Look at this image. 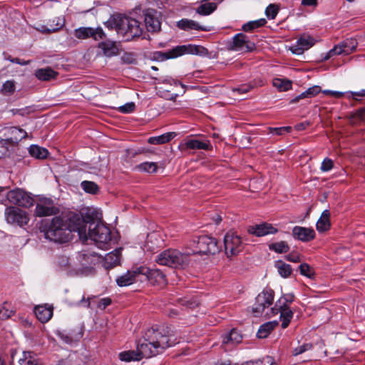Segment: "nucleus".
<instances>
[{"label":"nucleus","instance_id":"26","mask_svg":"<svg viewBox=\"0 0 365 365\" xmlns=\"http://www.w3.org/2000/svg\"><path fill=\"white\" fill-rule=\"evenodd\" d=\"M121 249H115L114 251L107 254L103 258V266L106 269H111L120 263Z\"/></svg>","mask_w":365,"mask_h":365},{"label":"nucleus","instance_id":"46","mask_svg":"<svg viewBox=\"0 0 365 365\" xmlns=\"http://www.w3.org/2000/svg\"><path fill=\"white\" fill-rule=\"evenodd\" d=\"M300 274L309 278H312L314 275L313 269L307 263H302L299 267Z\"/></svg>","mask_w":365,"mask_h":365},{"label":"nucleus","instance_id":"34","mask_svg":"<svg viewBox=\"0 0 365 365\" xmlns=\"http://www.w3.org/2000/svg\"><path fill=\"white\" fill-rule=\"evenodd\" d=\"M36 76L41 81H49L55 78L57 73L51 68H41L36 71Z\"/></svg>","mask_w":365,"mask_h":365},{"label":"nucleus","instance_id":"38","mask_svg":"<svg viewBox=\"0 0 365 365\" xmlns=\"http://www.w3.org/2000/svg\"><path fill=\"white\" fill-rule=\"evenodd\" d=\"M275 267L277 269L279 274L282 277H288L291 275L292 272V269L291 266L288 264H286L282 260L277 261L275 262Z\"/></svg>","mask_w":365,"mask_h":365},{"label":"nucleus","instance_id":"63","mask_svg":"<svg viewBox=\"0 0 365 365\" xmlns=\"http://www.w3.org/2000/svg\"><path fill=\"white\" fill-rule=\"evenodd\" d=\"M308 98L307 94L306 93V91L303 93H302L300 95L296 96L294 98L292 99L290 101V103H297L299 100Z\"/></svg>","mask_w":365,"mask_h":365},{"label":"nucleus","instance_id":"64","mask_svg":"<svg viewBox=\"0 0 365 365\" xmlns=\"http://www.w3.org/2000/svg\"><path fill=\"white\" fill-rule=\"evenodd\" d=\"M351 97L355 99V100H357V98L358 97H364L365 96V90L363 89L359 92H351Z\"/></svg>","mask_w":365,"mask_h":365},{"label":"nucleus","instance_id":"16","mask_svg":"<svg viewBox=\"0 0 365 365\" xmlns=\"http://www.w3.org/2000/svg\"><path fill=\"white\" fill-rule=\"evenodd\" d=\"M144 16L145 24L148 31L152 33L158 32L161 28L160 13L154 9H147L145 11Z\"/></svg>","mask_w":365,"mask_h":365},{"label":"nucleus","instance_id":"35","mask_svg":"<svg viewBox=\"0 0 365 365\" xmlns=\"http://www.w3.org/2000/svg\"><path fill=\"white\" fill-rule=\"evenodd\" d=\"M29 154L37 159H45L48 155V151L42 147L32 145L29 148Z\"/></svg>","mask_w":365,"mask_h":365},{"label":"nucleus","instance_id":"37","mask_svg":"<svg viewBox=\"0 0 365 365\" xmlns=\"http://www.w3.org/2000/svg\"><path fill=\"white\" fill-rule=\"evenodd\" d=\"M21 365H38V361L36 355L31 351H25L19 359Z\"/></svg>","mask_w":365,"mask_h":365},{"label":"nucleus","instance_id":"60","mask_svg":"<svg viewBox=\"0 0 365 365\" xmlns=\"http://www.w3.org/2000/svg\"><path fill=\"white\" fill-rule=\"evenodd\" d=\"M311 125L309 121H304L299 123H297L295 125V129L298 131H302L305 130L307 127H309Z\"/></svg>","mask_w":365,"mask_h":365},{"label":"nucleus","instance_id":"55","mask_svg":"<svg viewBox=\"0 0 365 365\" xmlns=\"http://www.w3.org/2000/svg\"><path fill=\"white\" fill-rule=\"evenodd\" d=\"M322 91L320 86H313L312 87L309 88L306 91V93L308 96V98H312L317 94L319 93Z\"/></svg>","mask_w":365,"mask_h":365},{"label":"nucleus","instance_id":"11","mask_svg":"<svg viewBox=\"0 0 365 365\" xmlns=\"http://www.w3.org/2000/svg\"><path fill=\"white\" fill-rule=\"evenodd\" d=\"M274 300V291L271 289H265L259 293L255 299L252 307V313L255 317H259L264 311L265 308L269 307Z\"/></svg>","mask_w":365,"mask_h":365},{"label":"nucleus","instance_id":"41","mask_svg":"<svg viewBox=\"0 0 365 365\" xmlns=\"http://www.w3.org/2000/svg\"><path fill=\"white\" fill-rule=\"evenodd\" d=\"M269 249L277 253H286L289 251V247L285 241H280L270 244Z\"/></svg>","mask_w":365,"mask_h":365},{"label":"nucleus","instance_id":"47","mask_svg":"<svg viewBox=\"0 0 365 365\" xmlns=\"http://www.w3.org/2000/svg\"><path fill=\"white\" fill-rule=\"evenodd\" d=\"M242 365H274V363L272 357L267 356L262 360L250 361Z\"/></svg>","mask_w":365,"mask_h":365},{"label":"nucleus","instance_id":"44","mask_svg":"<svg viewBox=\"0 0 365 365\" xmlns=\"http://www.w3.org/2000/svg\"><path fill=\"white\" fill-rule=\"evenodd\" d=\"M82 189L90 194H96L98 191V186L96 183L92 181H83L81 182Z\"/></svg>","mask_w":365,"mask_h":365},{"label":"nucleus","instance_id":"57","mask_svg":"<svg viewBox=\"0 0 365 365\" xmlns=\"http://www.w3.org/2000/svg\"><path fill=\"white\" fill-rule=\"evenodd\" d=\"M322 93L325 95L331 96L336 98H341L344 96V93L339 91H334L330 90L322 91Z\"/></svg>","mask_w":365,"mask_h":365},{"label":"nucleus","instance_id":"59","mask_svg":"<svg viewBox=\"0 0 365 365\" xmlns=\"http://www.w3.org/2000/svg\"><path fill=\"white\" fill-rule=\"evenodd\" d=\"M286 259L292 262H298L300 261V257L297 253H290L286 256Z\"/></svg>","mask_w":365,"mask_h":365},{"label":"nucleus","instance_id":"28","mask_svg":"<svg viewBox=\"0 0 365 365\" xmlns=\"http://www.w3.org/2000/svg\"><path fill=\"white\" fill-rule=\"evenodd\" d=\"M38 319L42 322H47L53 316V309L51 307L37 306L34 310Z\"/></svg>","mask_w":365,"mask_h":365},{"label":"nucleus","instance_id":"5","mask_svg":"<svg viewBox=\"0 0 365 365\" xmlns=\"http://www.w3.org/2000/svg\"><path fill=\"white\" fill-rule=\"evenodd\" d=\"M114 29L127 41L138 38L143 34L140 23L135 19L126 16L115 19Z\"/></svg>","mask_w":365,"mask_h":365},{"label":"nucleus","instance_id":"15","mask_svg":"<svg viewBox=\"0 0 365 365\" xmlns=\"http://www.w3.org/2000/svg\"><path fill=\"white\" fill-rule=\"evenodd\" d=\"M74 36L78 39L93 38L94 40L98 41L104 38L106 34L101 27L96 29L92 27H80L74 31Z\"/></svg>","mask_w":365,"mask_h":365},{"label":"nucleus","instance_id":"58","mask_svg":"<svg viewBox=\"0 0 365 365\" xmlns=\"http://www.w3.org/2000/svg\"><path fill=\"white\" fill-rule=\"evenodd\" d=\"M111 304V299L110 298H103L99 300L98 307L101 309H106L108 305Z\"/></svg>","mask_w":365,"mask_h":365},{"label":"nucleus","instance_id":"62","mask_svg":"<svg viewBox=\"0 0 365 365\" xmlns=\"http://www.w3.org/2000/svg\"><path fill=\"white\" fill-rule=\"evenodd\" d=\"M291 130L290 127H281V128H272V132L278 135H282L284 131H289Z\"/></svg>","mask_w":365,"mask_h":365},{"label":"nucleus","instance_id":"29","mask_svg":"<svg viewBox=\"0 0 365 365\" xmlns=\"http://www.w3.org/2000/svg\"><path fill=\"white\" fill-rule=\"evenodd\" d=\"M330 225V212L328 210H325L322 212L319 219L317 222V230L322 232L328 230Z\"/></svg>","mask_w":365,"mask_h":365},{"label":"nucleus","instance_id":"52","mask_svg":"<svg viewBox=\"0 0 365 365\" xmlns=\"http://www.w3.org/2000/svg\"><path fill=\"white\" fill-rule=\"evenodd\" d=\"M135 106L133 102L125 103V105L120 106L118 110L122 113H130L135 110Z\"/></svg>","mask_w":365,"mask_h":365},{"label":"nucleus","instance_id":"12","mask_svg":"<svg viewBox=\"0 0 365 365\" xmlns=\"http://www.w3.org/2000/svg\"><path fill=\"white\" fill-rule=\"evenodd\" d=\"M6 197L10 203L25 207L32 206L34 201L30 193L20 188L8 192Z\"/></svg>","mask_w":365,"mask_h":365},{"label":"nucleus","instance_id":"50","mask_svg":"<svg viewBox=\"0 0 365 365\" xmlns=\"http://www.w3.org/2000/svg\"><path fill=\"white\" fill-rule=\"evenodd\" d=\"M334 167V162L331 159L326 158L322 163L320 170L325 173L331 170Z\"/></svg>","mask_w":365,"mask_h":365},{"label":"nucleus","instance_id":"19","mask_svg":"<svg viewBox=\"0 0 365 365\" xmlns=\"http://www.w3.org/2000/svg\"><path fill=\"white\" fill-rule=\"evenodd\" d=\"M315 43L314 39L307 35L302 36L297 41V44L291 47V51L297 55L302 54L304 51L308 50Z\"/></svg>","mask_w":365,"mask_h":365},{"label":"nucleus","instance_id":"3","mask_svg":"<svg viewBox=\"0 0 365 365\" xmlns=\"http://www.w3.org/2000/svg\"><path fill=\"white\" fill-rule=\"evenodd\" d=\"M76 226V222L73 225H71L62 217H55L48 224L43 226L42 232L48 240L64 243L70 240L71 232H75L73 228Z\"/></svg>","mask_w":365,"mask_h":365},{"label":"nucleus","instance_id":"9","mask_svg":"<svg viewBox=\"0 0 365 365\" xmlns=\"http://www.w3.org/2000/svg\"><path fill=\"white\" fill-rule=\"evenodd\" d=\"M278 313L280 314L282 327L283 329L287 328L293 317V312L289 309V305L286 304V301L283 299H279L275 306L271 309L270 313H267V315L269 317H272Z\"/></svg>","mask_w":365,"mask_h":365},{"label":"nucleus","instance_id":"23","mask_svg":"<svg viewBox=\"0 0 365 365\" xmlns=\"http://www.w3.org/2000/svg\"><path fill=\"white\" fill-rule=\"evenodd\" d=\"M64 25V20L60 17L50 19L46 25H40L36 30L41 33H53L58 31Z\"/></svg>","mask_w":365,"mask_h":365},{"label":"nucleus","instance_id":"32","mask_svg":"<svg viewBox=\"0 0 365 365\" xmlns=\"http://www.w3.org/2000/svg\"><path fill=\"white\" fill-rule=\"evenodd\" d=\"M185 145L188 149L192 150H207L210 148L211 145L208 141L202 142L197 139L187 140L185 143Z\"/></svg>","mask_w":365,"mask_h":365},{"label":"nucleus","instance_id":"10","mask_svg":"<svg viewBox=\"0 0 365 365\" xmlns=\"http://www.w3.org/2000/svg\"><path fill=\"white\" fill-rule=\"evenodd\" d=\"M224 246L227 257L237 255L243 249L241 237L232 231L225 235Z\"/></svg>","mask_w":365,"mask_h":365},{"label":"nucleus","instance_id":"24","mask_svg":"<svg viewBox=\"0 0 365 365\" xmlns=\"http://www.w3.org/2000/svg\"><path fill=\"white\" fill-rule=\"evenodd\" d=\"M179 29L184 31L198 30V31H210V28L207 26L200 25L197 22L187 19H182L177 23Z\"/></svg>","mask_w":365,"mask_h":365},{"label":"nucleus","instance_id":"2","mask_svg":"<svg viewBox=\"0 0 365 365\" xmlns=\"http://www.w3.org/2000/svg\"><path fill=\"white\" fill-rule=\"evenodd\" d=\"M73 229L75 232H78L80 239L83 242L90 239L100 249L107 250L109 248L111 242V232L101 222L78 217L76 219V226Z\"/></svg>","mask_w":365,"mask_h":365},{"label":"nucleus","instance_id":"14","mask_svg":"<svg viewBox=\"0 0 365 365\" xmlns=\"http://www.w3.org/2000/svg\"><path fill=\"white\" fill-rule=\"evenodd\" d=\"M4 215L9 224L16 225L20 227L27 225L29 220L27 213L16 207H6Z\"/></svg>","mask_w":365,"mask_h":365},{"label":"nucleus","instance_id":"42","mask_svg":"<svg viewBox=\"0 0 365 365\" xmlns=\"http://www.w3.org/2000/svg\"><path fill=\"white\" fill-rule=\"evenodd\" d=\"M217 8L215 3H205L201 4L197 9V12L202 15H209Z\"/></svg>","mask_w":365,"mask_h":365},{"label":"nucleus","instance_id":"31","mask_svg":"<svg viewBox=\"0 0 365 365\" xmlns=\"http://www.w3.org/2000/svg\"><path fill=\"white\" fill-rule=\"evenodd\" d=\"M277 325V321H272L264 323L259 327L257 333V336L259 339L266 338Z\"/></svg>","mask_w":365,"mask_h":365},{"label":"nucleus","instance_id":"8","mask_svg":"<svg viewBox=\"0 0 365 365\" xmlns=\"http://www.w3.org/2000/svg\"><path fill=\"white\" fill-rule=\"evenodd\" d=\"M196 243L194 254L215 255L219 252L216 239L209 236H201L193 240Z\"/></svg>","mask_w":365,"mask_h":365},{"label":"nucleus","instance_id":"36","mask_svg":"<svg viewBox=\"0 0 365 365\" xmlns=\"http://www.w3.org/2000/svg\"><path fill=\"white\" fill-rule=\"evenodd\" d=\"M119 359L121 361L125 362H130L132 361H140L141 359L140 354L136 349L135 351H125L119 354Z\"/></svg>","mask_w":365,"mask_h":365},{"label":"nucleus","instance_id":"54","mask_svg":"<svg viewBox=\"0 0 365 365\" xmlns=\"http://www.w3.org/2000/svg\"><path fill=\"white\" fill-rule=\"evenodd\" d=\"M82 257H83V259L86 261L88 260V259L91 257V259L90 264H95L96 262L98 261L101 258L100 256L96 255L94 252L93 253H84L82 255Z\"/></svg>","mask_w":365,"mask_h":365},{"label":"nucleus","instance_id":"43","mask_svg":"<svg viewBox=\"0 0 365 365\" xmlns=\"http://www.w3.org/2000/svg\"><path fill=\"white\" fill-rule=\"evenodd\" d=\"M136 168L140 171L154 173L157 171L158 166L155 163L145 162L137 165Z\"/></svg>","mask_w":365,"mask_h":365},{"label":"nucleus","instance_id":"27","mask_svg":"<svg viewBox=\"0 0 365 365\" xmlns=\"http://www.w3.org/2000/svg\"><path fill=\"white\" fill-rule=\"evenodd\" d=\"M242 336L237 329H232L228 334L222 336V344L235 346L242 341Z\"/></svg>","mask_w":365,"mask_h":365},{"label":"nucleus","instance_id":"1","mask_svg":"<svg viewBox=\"0 0 365 365\" xmlns=\"http://www.w3.org/2000/svg\"><path fill=\"white\" fill-rule=\"evenodd\" d=\"M178 343L169 330L165 328H149L137 344L141 359L150 358L162 354L167 348Z\"/></svg>","mask_w":365,"mask_h":365},{"label":"nucleus","instance_id":"30","mask_svg":"<svg viewBox=\"0 0 365 365\" xmlns=\"http://www.w3.org/2000/svg\"><path fill=\"white\" fill-rule=\"evenodd\" d=\"M57 336L66 344H71L73 341H78L83 336L81 331L78 333H68L66 331H57Z\"/></svg>","mask_w":365,"mask_h":365},{"label":"nucleus","instance_id":"61","mask_svg":"<svg viewBox=\"0 0 365 365\" xmlns=\"http://www.w3.org/2000/svg\"><path fill=\"white\" fill-rule=\"evenodd\" d=\"M251 88L252 87L250 86H249V85H243L241 87L235 88L233 90V91L234 92H237L239 93H247L248 91H250Z\"/></svg>","mask_w":365,"mask_h":365},{"label":"nucleus","instance_id":"33","mask_svg":"<svg viewBox=\"0 0 365 365\" xmlns=\"http://www.w3.org/2000/svg\"><path fill=\"white\" fill-rule=\"evenodd\" d=\"M175 133L170 132L166 133L159 136L150 137L148 138V142L150 144L160 145L170 142L174 137Z\"/></svg>","mask_w":365,"mask_h":365},{"label":"nucleus","instance_id":"51","mask_svg":"<svg viewBox=\"0 0 365 365\" xmlns=\"http://www.w3.org/2000/svg\"><path fill=\"white\" fill-rule=\"evenodd\" d=\"M15 91V84L13 81H6L2 86V92L4 93H13Z\"/></svg>","mask_w":365,"mask_h":365},{"label":"nucleus","instance_id":"7","mask_svg":"<svg viewBox=\"0 0 365 365\" xmlns=\"http://www.w3.org/2000/svg\"><path fill=\"white\" fill-rule=\"evenodd\" d=\"M226 48L228 51L246 53L254 51L256 46L253 42L249 40L248 36L242 33H239L226 42Z\"/></svg>","mask_w":365,"mask_h":365},{"label":"nucleus","instance_id":"45","mask_svg":"<svg viewBox=\"0 0 365 365\" xmlns=\"http://www.w3.org/2000/svg\"><path fill=\"white\" fill-rule=\"evenodd\" d=\"M279 11V6L276 4H270L265 10V14L269 19H274Z\"/></svg>","mask_w":365,"mask_h":365},{"label":"nucleus","instance_id":"6","mask_svg":"<svg viewBox=\"0 0 365 365\" xmlns=\"http://www.w3.org/2000/svg\"><path fill=\"white\" fill-rule=\"evenodd\" d=\"M204 50L202 46L189 44L178 46L165 53L157 52L155 55L156 58L165 60L177 58L187 53L200 54Z\"/></svg>","mask_w":365,"mask_h":365},{"label":"nucleus","instance_id":"39","mask_svg":"<svg viewBox=\"0 0 365 365\" xmlns=\"http://www.w3.org/2000/svg\"><path fill=\"white\" fill-rule=\"evenodd\" d=\"M292 81L287 79L275 78L273 80V86L279 91H287L292 88Z\"/></svg>","mask_w":365,"mask_h":365},{"label":"nucleus","instance_id":"18","mask_svg":"<svg viewBox=\"0 0 365 365\" xmlns=\"http://www.w3.org/2000/svg\"><path fill=\"white\" fill-rule=\"evenodd\" d=\"M141 271L152 284L163 287L167 284L165 275L160 269L141 267Z\"/></svg>","mask_w":365,"mask_h":365},{"label":"nucleus","instance_id":"13","mask_svg":"<svg viewBox=\"0 0 365 365\" xmlns=\"http://www.w3.org/2000/svg\"><path fill=\"white\" fill-rule=\"evenodd\" d=\"M358 43L356 39L354 38H346L344 41H341L337 45H335L333 48H331L324 57V60L327 61L331 57L336 56V55H340V54H344L348 55L354 52L356 47H357Z\"/></svg>","mask_w":365,"mask_h":365},{"label":"nucleus","instance_id":"4","mask_svg":"<svg viewBox=\"0 0 365 365\" xmlns=\"http://www.w3.org/2000/svg\"><path fill=\"white\" fill-rule=\"evenodd\" d=\"M155 261L160 265L184 269L189 264L190 254L182 253L175 249H168L157 255Z\"/></svg>","mask_w":365,"mask_h":365},{"label":"nucleus","instance_id":"21","mask_svg":"<svg viewBox=\"0 0 365 365\" xmlns=\"http://www.w3.org/2000/svg\"><path fill=\"white\" fill-rule=\"evenodd\" d=\"M139 274H142L141 267L128 270L126 273L118 277L116 279V283L120 287L129 286L135 282Z\"/></svg>","mask_w":365,"mask_h":365},{"label":"nucleus","instance_id":"49","mask_svg":"<svg viewBox=\"0 0 365 365\" xmlns=\"http://www.w3.org/2000/svg\"><path fill=\"white\" fill-rule=\"evenodd\" d=\"M312 349V344H309V343L304 344L301 346H299L294 348L292 351V355L297 356V355L301 354H302L308 350H310Z\"/></svg>","mask_w":365,"mask_h":365},{"label":"nucleus","instance_id":"40","mask_svg":"<svg viewBox=\"0 0 365 365\" xmlns=\"http://www.w3.org/2000/svg\"><path fill=\"white\" fill-rule=\"evenodd\" d=\"M266 23L267 21L264 19L249 21L242 26V30L246 32L252 31L255 29L263 26Z\"/></svg>","mask_w":365,"mask_h":365},{"label":"nucleus","instance_id":"53","mask_svg":"<svg viewBox=\"0 0 365 365\" xmlns=\"http://www.w3.org/2000/svg\"><path fill=\"white\" fill-rule=\"evenodd\" d=\"M14 314V312L12 310H9V309L3 307L0 309V319L6 320L9 319Z\"/></svg>","mask_w":365,"mask_h":365},{"label":"nucleus","instance_id":"25","mask_svg":"<svg viewBox=\"0 0 365 365\" xmlns=\"http://www.w3.org/2000/svg\"><path fill=\"white\" fill-rule=\"evenodd\" d=\"M98 48L101 49L103 51V54L108 58L119 54V47L116 42L115 41H102L98 43Z\"/></svg>","mask_w":365,"mask_h":365},{"label":"nucleus","instance_id":"17","mask_svg":"<svg viewBox=\"0 0 365 365\" xmlns=\"http://www.w3.org/2000/svg\"><path fill=\"white\" fill-rule=\"evenodd\" d=\"M58 209L54 205L52 200L43 198L39 200L36 207V215L38 217L50 216L56 214Z\"/></svg>","mask_w":365,"mask_h":365},{"label":"nucleus","instance_id":"20","mask_svg":"<svg viewBox=\"0 0 365 365\" xmlns=\"http://www.w3.org/2000/svg\"><path fill=\"white\" fill-rule=\"evenodd\" d=\"M248 232L257 237H263L267 235L275 234L277 232V229L274 227L269 223H261L250 226L248 227Z\"/></svg>","mask_w":365,"mask_h":365},{"label":"nucleus","instance_id":"56","mask_svg":"<svg viewBox=\"0 0 365 365\" xmlns=\"http://www.w3.org/2000/svg\"><path fill=\"white\" fill-rule=\"evenodd\" d=\"M177 302L180 304H182V305H186L190 308H194L195 306L197 305L196 302L192 301V300H188L186 299L179 298L177 299Z\"/></svg>","mask_w":365,"mask_h":365},{"label":"nucleus","instance_id":"22","mask_svg":"<svg viewBox=\"0 0 365 365\" xmlns=\"http://www.w3.org/2000/svg\"><path fill=\"white\" fill-rule=\"evenodd\" d=\"M294 239L302 242H309L315 237V232L312 228L295 226L292 230Z\"/></svg>","mask_w":365,"mask_h":365},{"label":"nucleus","instance_id":"48","mask_svg":"<svg viewBox=\"0 0 365 365\" xmlns=\"http://www.w3.org/2000/svg\"><path fill=\"white\" fill-rule=\"evenodd\" d=\"M11 133L14 135V140L19 141L24 138H26L27 136V133L24 130L19 128L17 127H13L10 129Z\"/></svg>","mask_w":365,"mask_h":365}]
</instances>
